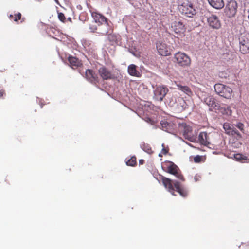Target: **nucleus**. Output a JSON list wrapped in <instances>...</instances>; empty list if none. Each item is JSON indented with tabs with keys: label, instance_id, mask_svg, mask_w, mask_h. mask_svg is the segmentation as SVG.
Segmentation results:
<instances>
[{
	"label": "nucleus",
	"instance_id": "obj_1",
	"mask_svg": "<svg viewBox=\"0 0 249 249\" xmlns=\"http://www.w3.org/2000/svg\"><path fill=\"white\" fill-rule=\"evenodd\" d=\"M162 181L164 187L172 195H175L174 191H176L182 197H185L187 195V191L183 188L178 182L176 181H173L171 179L165 177H162Z\"/></svg>",
	"mask_w": 249,
	"mask_h": 249
},
{
	"label": "nucleus",
	"instance_id": "obj_2",
	"mask_svg": "<svg viewBox=\"0 0 249 249\" xmlns=\"http://www.w3.org/2000/svg\"><path fill=\"white\" fill-rule=\"evenodd\" d=\"M204 102L210 107V110L215 111H219V112L227 116L231 115V110L229 107H221L218 104L216 103L214 98L211 96H208L203 98Z\"/></svg>",
	"mask_w": 249,
	"mask_h": 249
},
{
	"label": "nucleus",
	"instance_id": "obj_3",
	"mask_svg": "<svg viewBox=\"0 0 249 249\" xmlns=\"http://www.w3.org/2000/svg\"><path fill=\"white\" fill-rule=\"evenodd\" d=\"M91 16L94 21L99 25H101V28H104V30L102 31L101 33L103 35L108 33V26L106 23V18L103 15L96 12H92Z\"/></svg>",
	"mask_w": 249,
	"mask_h": 249
},
{
	"label": "nucleus",
	"instance_id": "obj_4",
	"mask_svg": "<svg viewBox=\"0 0 249 249\" xmlns=\"http://www.w3.org/2000/svg\"><path fill=\"white\" fill-rule=\"evenodd\" d=\"M179 11L188 17H192L196 13V10L192 3L188 1L183 2L178 6Z\"/></svg>",
	"mask_w": 249,
	"mask_h": 249
},
{
	"label": "nucleus",
	"instance_id": "obj_5",
	"mask_svg": "<svg viewBox=\"0 0 249 249\" xmlns=\"http://www.w3.org/2000/svg\"><path fill=\"white\" fill-rule=\"evenodd\" d=\"M179 130L182 133L183 136L185 139L191 142H194L196 140V137L191 134L192 128L189 125L186 123L179 124Z\"/></svg>",
	"mask_w": 249,
	"mask_h": 249
},
{
	"label": "nucleus",
	"instance_id": "obj_6",
	"mask_svg": "<svg viewBox=\"0 0 249 249\" xmlns=\"http://www.w3.org/2000/svg\"><path fill=\"white\" fill-rule=\"evenodd\" d=\"M214 89L218 94L226 98H230L232 92L231 88L221 84H215Z\"/></svg>",
	"mask_w": 249,
	"mask_h": 249
},
{
	"label": "nucleus",
	"instance_id": "obj_7",
	"mask_svg": "<svg viewBox=\"0 0 249 249\" xmlns=\"http://www.w3.org/2000/svg\"><path fill=\"white\" fill-rule=\"evenodd\" d=\"M237 3L236 1L233 0L229 1L224 9V13L228 17H233L237 12Z\"/></svg>",
	"mask_w": 249,
	"mask_h": 249
},
{
	"label": "nucleus",
	"instance_id": "obj_8",
	"mask_svg": "<svg viewBox=\"0 0 249 249\" xmlns=\"http://www.w3.org/2000/svg\"><path fill=\"white\" fill-rule=\"evenodd\" d=\"M240 50L243 53L249 52V33L242 35L239 39Z\"/></svg>",
	"mask_w": 249,
	"mask_h": 249
},
{
	"label": "nucleus",
	"instance_id": "obj_9",
	"mask_svg": "<svg viewBox=\"0 0 249 249\" xmlns=\"http://www.w3.org/2000/svg\"><path fill=\"white\" fill-rule=\"evenodd\" d=\"M176 62L180 66H187L190 63V58L184 53L178 52L174 56Z\"/></svg>",
	"mask_w": 249,
	"mask_h": 249
},
{
	"label": "nucleus",
	"instance_id": "obj_10",
	"mask_svg": "<svg viewBox=\"0 0 249 249\" xmlns=\"http://www.w3.org/2000/svg\"><path fill=\"white\" fill-rule=\"evenodd\" d=\"M156 47L159 54L161 55L167 56L171 53L170 48L162 41L157 42Z\"/></svg>",
	"mask_w": 249,
	"mask_h": 249
},
{
	"label": "nucleus",
	"instance_id": "obj_11",
	"mask_svg": "<svg viewBox=\"0 0 249 249\" xmlns=\"http://www.w3.org/2000/svg\"><path fill=\"white\" fill-rule=\"evenodd\" d=\"M168 91V89L163 86H158L155 89L154 93V98L158 101H162Z\"/></svg>",
	"mask_w": 249,
	"mask_h": 249
},
{
	"label": "nucleus",
	"instance_id": "obj_12",
	"mask_svg": "<svg viewBox=\"0 0 249 249\" xmlns=\"http://www.w3.org/2000/svg\"><path fill=\"white\" fill-rule=\"evenodd\" d=\"M171 29L175 34L178 36H183L185 28L184 25L180 21H174L172 23Z\"/></svg>",
	"mask_w": 249,
	"mask_h": 249
},
{
	"label": "nucleus",
	"instance_id": "obj_13",
	"mask_svg": "<svg viewBox=\"0 0 249 249\" xmlns=\"http://www.w3.org/2000/svg\"><path fill=\"white\" fill-rule=\"evenodd\" d=\"M167 172L175 175L178 179L184 180L183 176L178 172V167L172 162H167Z\"/></svg>",
	"mask_w": 249,
	"mask_h": 249
},
{
	"label": "nucleus",
	"instance_id": "obj_14",
	"mask_svg": "<svg viewBox=\"0 0 249 249\" xmlns=\"http://www.w3.org/2000/svg\"><path fill=\"white\" fill-rule=\"evenodd\" d=\"M207 22L209 26L213 29H219L221 27V22L218 18L212 15L207 18Z\"/></svg>",
	"mask_w": 249,
	"mask_h": 249
},
{
	"label": "nucleus",
	"instance_id": "obj_15",
	"mask_svg": "<svg viewBox=\"0 0 249 249\" xmlns=\"http://www.w3.org/2000/svg\"><path fill=\"white\" fill-rule=\"evenodd\" d=\"M198 141L200 143L204 145H207L210 142L209 136L205 132L200 133L198 136Z\"/></svg>",
	"mask_w": 249,
	"mask_h": 249
},
{
	"label": "nucleus",
	"instance_id": "obj_16",
	"mask_svg": "<svg viewBox=\"0 0 249 249\" xmlns=\"http://www.w3.org/2000/svg\"><path fill=\"white\" fill-rule=\"evenodd\" d=\"M99 73L103 79L107 80L113 78V75L110 72L104 67H102L99 70Z\"/></svg>",
	"mask_w": 249,
	"mask_h": 249
},
{
	"label": "nucleus",
	"instance_id": "obj_17",
	"mask_svg": "<svg viewBox=\"0 0 249 249\" xmlns=\"http://www.w3.org/2000/svg\"><path fill=\"white\" fill-rule=\"evenodd\" d=\"M209 3L213 8L220 9L224 6L223 0H208Z\"/></svg>",
	"mask_w": 249,
	"mask_h": 249
},
{
	"label": "nucleus",
	"instance_id": "obj_18",
	"mask_svg": "<svg viewBox=\"0 0 249 249\" xmlns=\"http://www.w3.org/2000/svg\"><path fill=\"white\" fill-rule=\"evenodd\" d=\"M86 78L91 82H96L98 81L97 77L90 70H87L85 72Z\"/></svg>",
	"mask_w": 249,
	"mask_h": 249
},
{
	"label": "nucleus",
	"instance_id": "obj_19",
	"mask_svg": "<svg viewBox=\"0 0 249 249\" xmlns=\"http://www.w3.org/2000/svg\"><path fill=\"white\" fill-rule=\"evenodd\" d=\"M68 61L70 66L73 69L80 66L81 64L80 61L78 59L73 56H69L68 57Z\"/></svg>",
	"mask_w": 249,
	"mask_h": 249
},
{
	"label": "nucleus",
	"instance_id": "obj_20",
	"mask_svg": "<svg viewBox=\"0 0 249 249\" xmlns=\"http://www.w3.org/2000/svg\"><path fill=\"white\" fill-rule=\"evenodd\" d=\"M178 106L181 107V110H184L188 108L191 105V102L190 101H185L182 98L178 99Z\"/></svg>",
	"mask_w": 249,
	"mask_h": 249
},
{
	"label": "nucleus",
	"instance_id": "obj_21",
	"mask_svg": "<svg viewBox=\"0 0 249 249\" xmlns=\"http://www.w3.org/2000/svg\"><path fill=\"white\" fill-rule=\"evenodd\" d=\"M128 72L131 76L136 77L140 76V72L136 70V66L134 64H131L128 66Z\"/></svg>",
	"mask_w": 249,
	"mask_h": 249
},
{
	"label": "nucleus",
	"instance_id": "obj_22",
	"mask_svg": "<svg viewBox=\"0 0 249 249\" xmlns=\"http://www.w3.org/2000/svg\"><path fill=\"white\" fill-rule=\"evenodd\" d=\"M223 128L224 129L226 133L228 134L233 135L234 134L238 133L236 131L234 130L231 127V125L229 123H224L223 124Z\"/></svg>",
	"mask_w": 249,
	"mask_h": 249
},
{
	"label": "nucleus",
	"instance_id": "obj_23",
	"mask_svg": "<svg viewBox=\"0 0 249 249\" xmlns=\"http://www.w3.org/2000/svg\"><path fill=\"white\" fill-rule=\"evenodd\" d=\"M177 87H178V89L183 92L185 93L188 96H191L192 94V92L190 89L186 86H182L179 84H177Z\"/></svg>",
	"mask_w": 249,
	"mask_h": 249
},
{
	"label": "nucleus",
	"instance_id": "obj_24",
	"mask_svg": "<svg viewBox=\"0 0 249 249\" xmlns=\"http://www.w3.org/2000/svg\"><path fill=\"white\" fill-rule=\"evenodd\" d=\"M161 126L163 130L170 132V125L165 121H161L160 122Z\"/></svg>",
	"mask_w": 249,
	"mask_h": 249
},
{
	"label": "nucleus",
	"instance_id": "obj_25",
	"mask_svg": "<svg viewBox=\"0 0 249 249\" xmlns=\"http://www.w3.org/2000/svg\"><path fill=\"white\" fill-rule=\"evenodd\" d=\"M234 158L235 159V160L241 161L242 162H245V161L247 160V158L246 156H244L240 154H234Z\"/></svg>",
	"mask_w": 249,
	"mask_h": 249
},
{
	"label": "nucleus",
	"instance_id": "obj_26",
	"mask_svg": "<svg viewBox=\"0 0 249 249\" xmlns=\"http://www.w3.org/2000/svg\"><path fill=\"white\" fill-rule=\"evenodd\" d=\"M127 165L133 166L136 164V158L132 157L129 160L126 162Z\"/></svg>",
	"mask_w": 249,
	"mask_h": 249
},
{
	"label": "nucleus",
	"instance_id": "obj_27",
	"mask_svg": "<svg viewBox=\"0 0 249 249\" xmlns=\"http://www.w3.org/2000/svg\"><path fill=\"white\" fill-rule=\"evenodd\" d=\"M21 18V14L20 13H18L14 15V21L18 22V20H20Z\"/></svg>",
	"mask_w": 249,
	"mask_h": 249
},
{
	"label": "nucleus",
	"instance_id": "obj_28",
	"mask_svg": "<svg viewBox=\"0 0 249 249\" xmlns=\"http://www.w3.org/2000/svg\"><path fill=\"white\" fill-rule=\"evenodd\" d=\"M58 17L59 19L61 21H62L63 22H64L65 21L66 18H65L64 15L62 13H58Z\"/></svg>",
	"mask_w": 249,
	"mask_h": 249
},
{
	"label": "nucleus",
	"instance_id": "obj_29",
	"mask_svg": "<svg viewBox=\"0 0 249 249\" xmlns=\"http://www.w3.org/2000/svg\"><path fill=\"white\" fill-rule=\"evenodd\" d=\"M202 156L197 155L195 156L194 158V161L196 163H198L201 161L202 159Z\"/></svg>",
	"mask_w": 249,
	"mask_h": 249
},
{
	"label": "nucleus",
	"instance_id": "obj_30",
	"mask_svg": "<svg viewBox=\"0 0 249 249\" xmlns=\"http://www.w3.org/2000/svg\"><path fill=\"white\" fill-rule=\"evenodd\" d=\"M243 124L241 123H238L237 124V127L241 130H243Z\"/></svg>",
	"mask_w": 249,
	"mask_h": 249
},
{
	"label": "nucleus",
	"instance_id": "obj_31",
	"mask_svg": "<svg viewBox=\"0 0 249 249\" xmlns=\"http://www.w3.org/2000/svg\"><path fill=\"white\" fill-rule=\"evenodd\" d=\"M200 178H201V177L198 175H196L194 177V180L195 182H197V181H199L200 179Z\"/></svg>",
	"mask_w": 249,
	"mask_h": 249
},
{
	"label": "nucleus",
	"instance_id": "obj_32",
	"mask_svg": "<svg viewBox=\"0 0 249 249\" xmlns=\"http://www.w3.org/2000/svg\"><path fill=\"white\" fill-rule=\"evenodd\" d=\"M144 160H139V163L141 164H142L143 163Z\"/></svg>",
	"mask_w": 249,
	"mask_h": 249
},
{
	"label": "nucleus",
	"instance_id": "obj_33",
	"mask_svg": "<svg viewBox=\"0 0 249 249\" xmlns=\"http://www.w3.org/2000/svg\"><path fill=\"white\" fill-rule=\"evenodd\" d=\"M9 18H14V15L13 16V15L10 14V15H9Z\"/></svg>",
	"mask_w": 249,
	"mask_h": 249
},
{
	"label": "nucleus",
	"instance_id": "obj_34",
	"mask_svg": "<svg viewBox=\"0 0 249 249\" xmlns=\"http://www.w3.org/2000/svg\"><path fill=\"white\" fill-rule=\"evenodd\" d=\"M3 92L2 90L0 91V97H2L3 95Z\"/></svg>",
	"mask_w": 249,
	"mask_h": 249
},
{
	"label": "nucleus",
	"instance_id": "obj_35",
	"mask_svg": "<svg viewBox=\"0 0 249 249\" xmlns=\"http://www.w3.org/2000/svg\"><path fill=\"white\" fill-rule=\"evenodd\" d=\"M144 150L149 153L151 152V149H149V148H148L147 150Z\"/></svg>",
	"mask_w": 249,
	"mask_h": 249
},
{
	"label": "nucleus",
	"instance_id": "obj_36",
	"mask_svg": "<svg viewBox=\"0 0 249 249\" xmlns=\"http://www.w3.org/2000/svg\"><path fill=\"white\" fill-rule=\"evenodd\" d=\"M162 152L164 154H166L167 153V151L164 148L162 149Z\"/></svg>",
	"mask_w": 249,
	"mask_h": 249
},
{
	"label": "nucleus",
	"instance_id": "obj_37",
	"mask_svg": "<svg viewBox=\"0 0 249 249\" xmlns=\"http://www.w3.org/2000/svg\"><path fill=\"white\" fill-rule=\"evenodd\" d=\"M97 29L96 28H95V29H91V30H92V31L94 32L95 30H96Z\"/></svg>",
	"mask_w": 249,
	"mask_h": 249
},
{
	"label": "nucleus",
	"instance_id": "obj_38",
	"mask_svg": "<svg viewBox=\"0 0 249 249\" xmlns=\"http://www.w3.org/2000/svg\"><path fill=\"white\" fill-rule=\"evenodd\" d=\"M68 19L70 21H71V18H68Z\"/></svg>",
	"mask_w": 249,
	"mask_h": 249
},
{
	"label": "nucleus",
	"instance_id": "obj_39",
	"mask_svg": "<svg viewBox=\"0 0 249 249\" xmlns=\"http://www.w3.org/2000/svg\"><path fill=\"white\" fill-rule=\"evenodd\" d=\"M56 2H57V0H54Z\"/></svg>",
	"mask_w": 249,
	"mask_h": 249
}]
</instances>
